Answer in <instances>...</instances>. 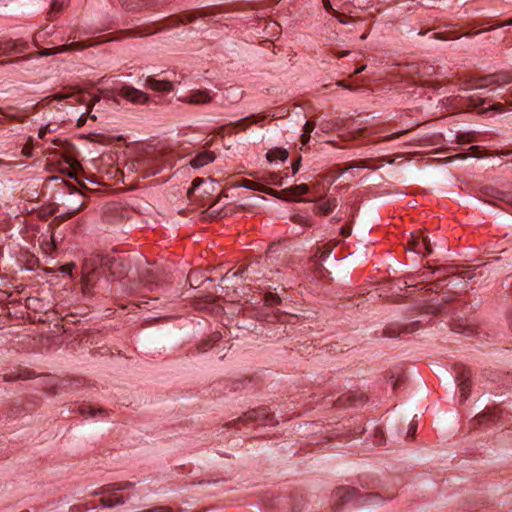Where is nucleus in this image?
Segmentation results:
<instances>
[{
	"label": "nucleus",
	"mask_w": 512,
	"mask_h": 512,
	"mask_svg": "<svg viewBox=\"0 0 512 512\" xmlns=\"http://www.w3.org/2000/svg\"><path fill=\"white\" fill-rule=\"evenodd\" d=\"M452 330L456 333H462V334H466L468 336L472 335L474 332L473 327L464 322L454 323L452 326Z\"/></svg>",
	"instance_id": "34"
},
{
	"label": "nucleus",
	"mask_w": 512,
	"mask_h": 512,
	"mask_svg": "<svg viewBox=\"0 0 512 512\" xmlns=\"http://www.w3.org/2000/svg\"><path fill=\"white\" fill-rule=\"evenodd\" d=\"M74 264H71V265H65L62 267V271L64 273H68V274H71L72 273V269L74 268Z\"/></svg>",
	"instance_id": "61"
},
{
	"label": "nucleus",
	"mask_w": 512,
	"mask_h": 512,
	"mask_svg": "<svg viewBox=\"0 0 512 512\" xmlns=\"http://www.w3.org/2000/svg\"><path fill=\"white\" fill-rule=\"evenodd\" d=\"M408 130H405V131H402V132H397V133H393L391 135H387V136H384L382 137L379 142H387V141H392L394 139H397L399 138L401 135L407 133Z\"/></svg>",
	"instance_id": "48"
},
{
	"label": "nucleus",
	"mask_w": 512,
	"mask_h": 512,
	"mask_svg": "<svg viewBox=\"0 0 512 512\" xmlns=\"http://www.w3.org/2000/svg\"><path fill=\"white\" fill-rule=\"evenodd\" d=\"M89 117V114L87 113V111L85 113H83L77 120V127H82L86 121H87V118Z\"/></svg>",
	"instance_id": "55"
},
{
	"label": "nucleus",
	"mask_w": 512,
	"mask_h": 512,
	"mask_svg": "<svg viewBox=\"0 0 512 512\" xmlns=\"http://www.w3.org/2000/svg\"><path fill=\"white\" fill-rule=\"evenodd\" d=\"M503 417V411L496 408H489L482 413L475 416L471 421L470 426L476 428L478 425L485 422H498Z\"/></svg>",
	"instance_id": "16"
},
{
	"label": "nucleus",
	"mask_w": 512,
	"mask_h": 512,
	"mask_svg": "<svg viewBox=\"0 0 512 512\" xmlns=\"http://www.w3.org/2000/svg\"><path fill=\"white\" fill-rule=\"evenodd\" d=\"M1 44H2V55L3 56L17 54L15 39H8L5 41H1Z\"/></svg>",
	"instance_id": "33"
},
{
	"label": "nucleus",
	"mask_w": 512,
	"mask_h": 512,
	"mask_svg": "<svg viewBox=\"0 0 512 512\" xmlns=\"http://www.w3.org/2000/svg\"><path fill=\"white\" fill-rule=\"evenodd\" d=\"M158 30L157 29H153L152 27H146V28H139L135 31H129L128 32V36H131V37H136V36H139V37H143V36H146V35H151V34H154L156 31Z\"/></svg>",
	"instance_id": "37"
},
{
	"label": "nucleus",
	"mask_w": 512,
	"mask_h": 512,
	"mask_svg": "<svg viewBox=\"0 0 512 512\" xmlns=\"http://www.w3.org/2000/svg\"><path fill=\"white\" fill-rule=\"evenodd\" d=\"M252 267H246V268H243V269H239L238 271L234 272L233 275L234 276H242L243 273L245 272H249V270L251 269Z\"/></svg>",
	"instance_id": "62"
},
{
	"label": "nucleus",
	"mask_w": 512,
	"mask_h": 512,
	"mask_svg": "<svg viewBox=\"0 0 512 512\" xmlns=\"http://www.w3.org/2000/svg\"><path fill=\"white\" fill-rule=\"evenodd\" d=\"M16 40V52L17 54H22L26 52L30 46L27 41L23 39H15Z\"/></svg>",
	"instance_id": "42"
},
{
	"label": "nucleus",
	"mask_w": 512,
	"mask_h": 512,
	"mask_svg": "<svg viewBox=\"0 0 512 512\" xmlns=\"http://www.w3.org/2000/svg\"><path fill=\"white\" fill-rule=\"evenodd\" d=\"M68 99H71L72 101L66 102L67 105L74 106V104H80L85 105L87 107L88 103V95L86 92L79 90L74 93H56L54 95L45 97V101H47V104L50 105L54 101L62 102L66 101Z\"/></svg>",
	"instance_id": "11"
},
{
	"label": "nucleus",
	"mask_w": 512,
	"mask_h": 512,
	"mask_svg": "<svg viewBox=\"0 0 512 512\" xmlns=\"http://www.w3.org/2000/svg\"><path fill=\"white\" fill-rule=\"evenodd\" d=\"M275 423L273 413H271L267 407H259L249 410L242 416L225 423L222 428L240 430L242 427H249L252 424L273 425Z\"/></svg>",
	"instance_id": "4"
},
{
	"label": "nucleus",
	"mask_w": 512,
	"mask_h": 512,
	"mask_svg": "<svg viewBox=\"0 0 512 512\" xmlns=\"http://www.w3.org/2000/svg\"><path fill=\"white\" fill-rule=\"evenodd\" d=\"M358 167V168H366L369 167L366 160H357L352 161L347 164V166L340 170V173L343 174L345 171H348L351 168Z\"/></svg>",
	"instance_id": "41"
},
{
	"label": "nucleus",
	"mask_w": 512,
	"mask_h": 512,
	"mask_svg": "<svg viewBox=\"0 0 512 512\" xmlns=\"http://www.w3.org/2000/svg\"><path fill=\"white\" fill-rule=\"evenodd\" d=\"M138 512H174L169 506H156L150 509L138 511Z\"/></svg>",
	"instance_id": "44"
},
{
	"label": "nucleus",
	"mask_w": 512,
	"mask_h": 512,
	"mask_svg": "<svg viewBox=\"0 0 512 512\" xmlns=\"http://www.w3.org/2000/svg\"><path fill=\"white\" fill-rule=\"evenodd\" d=\"M265 119V114H253L248 117L242 118L236 122H230L227 125L219 127L217 134H221L226 127L240 128L241 130H246L250 125L260 123Z\"/></svg>",
	"instance_id": "15"
},
{
	"label": "nucleus",
	"mask_w": 512,
	"mask_h": 512,
	"mask_svg": "<svg viewBox=\"0 0 512 512\" xmlns=\"http://www.w3.org/2000/svg\"><path fill=\"white\" fill-rule=\"evenodd\" d=\"M173 160L174 156L170 151L149 147L138 152L129 167L143 177H149L159 173L164 168L171 167Z\"/></svg>",
	"instance_id": "2"
},
{
	"label": "nucleus",
	"mask_w": 512,
	"mask_h": 512,
	"mask_svg": "<svg viewBox=\"0 0 512 512\" xmlns=\"http://www.w3.org/2000/svg\"><path fill=\"white\" fill-rule=\"evenodd\" d=\"M84 203H82L79 207L67 212L66 214H64V219H70L72 218L73 216H75L77 213H79L83 208H84Z\"/></svg>",
	"instance_id": "50"
},
{
	"label": "nucleus",
	"mask_w": 512,
	"mask_h": 512,
	"mask_svg": "<svg viewBox=\"0 0 512 512\" xmlns=\"http://www.w3.org/2000/svg\"><path fill=\"white\" fill-rule=\"evenodd\" d=\"M367 397L364 393L359 392H347L338 397L335 402L337 407H349V406H358L360 403H364Z\"/></svg>",
	"instance_id": "17"
},
{
	"label": "nucleus",
	"mask_w": 512,
	"mask_h": 512,
	"mask_svg": "<svg viewBox=\"0 0 512 512\" xmlns=\"http://www.w3.org/2000/svg\"><path fill=\"white\" fill-rule=\"evenodd\" d=\"M79 412L82 414V415H89L91 417H96V415L98 414H102L104 413L105 411L103 409H96L94 407H92L91 405H88V404H83L79 407Z\"/></svg>",
	"instance_id": "36"
},
{
	"label": "nucleus",
	"mask_w": 512,
	"mask_h": 512,
	"mask_svg": "<svg viewBox=\"0 0 512 512\" xmlns=\"http://www.w3.org/2000/svg\"><path fill=\"white\" fill-rule=\"evenodd\" d=\"M291 220L296 223V224H300V225H306V226H309L310 224L308 223V220L303 217L302 215H299V214H296V215H293L291 217Z\"/></svg>",
	"instance_id": "49"
},
{
	"label": "nucleus",
	"mask_w": 512,
	"mask_h": 512,
	"mask_svg": "<svg viewBox=\"0 0 512 512\" xmlns=\"http://www.w3.org/2000/svg\"><path fill=\"white\" fill-rule=\"evenodd\" d=\"M69 3V0H53L51 3V10L49 12L50 20L59 14Z\"/></svg>",
	"instance_id": "30"
},
{
	"label": "nucleus",
	"mask_w": 512,
	"mask_h": 512,
	"mask_svg": "<svg viewBox=\"0 0 512 512\" xmlns=\"http://www.w3.org/2000/svg\"><path fill=\"white\" fill-rule=\"evenodd\" d=\"M419 322H413L409 325H405L402 327V330L399 328H386L384 330V336L394 338L400 335L401 332L403 333H412L416 329H418Z\"/></svg>",
	"instance_id": "21"
},
{
	"label": "nucleus",
	"mask_w": 512,
	"mask_h": 512,
	"mask_svg": "<svg viewBox=\"0 0 512 512\" xmlns=\"http://www.w3.org/2000/svg\"><path fill=\"white\" fill-rule=\"evenodd\" d=\"M512 83V73L498 72L471 78L464 91L472 92L467 96L455 98L458 108L477 110L479 114L504 113L506 105L512 106L506 94L498 90Z\"/></svg>",
	"instance_id": "1"
},
{
	"label": "nucleus",
	"mask_w": 512,
	"mask_h": 512,
	"mask_svg": "<svg viewBox=\"0 0 512 512\" xmlns=\"http://www.w3.org/2000/svg\"><path fill=\"white\" fill-rule=\"evenodd\" d=\"M94 43L92 41H78V42H72L69 44L60 45L54 48H44L38 52L30 53L24 56L15 57L9 60H2L0 61V66H3L5 64L9 63H20L24 60L34 59L39 56H50L58 53H64V52H72V51H80L85 48L93 46Z\"/></svg>",
	"instance_id": "6"
},
{
	"label": "nucleus",
	"mask_w": 512,
	"mask_h": 512,
	"mask_svg": "<svg viewBox=\"0 0 512 512\" xmlns=\"http://www.w3.org/2000/svg\"><path fill=\"white\" fill-rule=\"evenodd\" d=\"M132 482H118L104 485L93 492L92 496L103 495L100 499V503L107 508H113L116 505L124 504L126 499L124 496L119 495L120 491H129L134 487Z\"/></svg>",
	"instance_id": "5"
},
{
	"label": "nucleus",
	"mask_w": 512,
	"mask_h": 512,
	"mask_svg": "<svg viewBox=\"0 0 512 512\" xmlns=\"http://www.w3.org/2000/svg\"><path fill=\"white\" fill-rule=\"evenodd\" d=\"M300 168V159H298L295 163L292 165V172L293 174H296L299 171Z\"/></svg>",
	"instance_id": "63"
},
{
	"label": "nucleus",
	"mask_w": 512,
	"mask_h": 512,
	"mask_svg": "<svg viewBox=\"0 0 512 512\" xmlns=\"http://www.w3.org/2000/svg\"><path fill=\"white\" fill-rule=\"evenodd\" d=\"M322 2L326 11L331 13L334 10L329 0H322Z\"/></svg>",
	"instance_id": "60"
},
{
	"label": "nucleus",
	"mask_w": 512,
	"mask_h": 512,
	"mask_svg": "<svg viewBox=\"0 0 512 512\" xmlns=\"http://www.w3.org/2000/svg\"><path fill=\"white\" fill-rule=\"evenodd\" d=\"M144 86L153 91L168 93L173 90V83L168 80H157L153 76H148Z\"/></svg>",
	"instance_id": "18"
},
{
	"label": "nucleus",
	"mask_w": 512,
	"mask_h": 512,
	"mask_svg": "<svg viewBox=\"0 0 512 512\" xmlns=\"http://www.w3.org/2000/svg\"><path fill=\"white\" fill-rule=\"evenodd\" d=\"M416 429H417V425L414 422H411L406 437L413 438L416 433Z\"/></svg>",
	"instance_id": "53"
},
{
	"label": "nucleus",
	"mask_w": 512,
	"mask_h": 512,
	"mask_svg": "<svg viewBox=\"0 0 512 512\" xmlns=\"http://www.w3.org/2000/svg\"><path fill=\"white\" fill-rule=\"evenodd\" d=\"M395 495L396 494L394 492H389L388 490L385 491V495H382L379 492H369L364 494L359 492L357 504L359 506L373 508L383 505L385 502L393 499Z\"/></svg>",
	"instance_id": "10"
},
{
	"label": "nucleus",
	"mask_w": 512,
	"mask_h": 512,
	"mask_svg": "<svg viewBox=\"0 0 512 512\" xmlns=\"http://www.w3.org/2000/svg\"><path fill=\"white\" fill-rule=\"evenodd\" d=\"M244 91L239 87L230 86L223 93V98L231 104L238 103L243 98Z\"/></svg>",
	"instance_id": "23"
},
{
	"label": "nucleus",
	"mask_w": 512,
	"mask_h": 512,
	"mask_svg": "<svg viewBox=\"0 0 512 512\" xmlns=\"http://www.w3.org/2000/svg\"><path fill=\"white\" fill-rule=\"evenodd\" d=\"M53 143L61 146V148L54 149L50 153L58 155L68 165L67 175L70 178H76L77 171L79 170L81 165L72 153L73 146L69 143L62 144L60 140H54Z\"/></svg>",
	"instance_id": "7"
},
{
	"label": "nucleus",
	"mask_w": 512,
	"mask_h": 512,
	"mask_svg": "<svg viewBox=\"0 0 512 512\" xmlns=\"http://www.w3.org/2000/svg\"><path fill=\"white\" fill-rule=\"evenodd\" d=\"M366 129H356L353 131H350L347 136L342 135L341 138L344 141L354 140L361 137H364Z\"/></svg>",
	"instance_id": "40"
},
{
	"label": "nucleus",
	"mask_w": 512,
	"mask_h": 512,
	"mask_svg": "<svg viewBox=\"0 0 512 512\" xmlns=\"http://www.w3.org/2000/svg\"><path fill=\"white\" fill-rule=\"evenodd\" d=\"M336 206H337V201L335 198H333V199H328L327 201L319 204L316 207V210H317V213H320L323 215H328L335 209Z\"/></svg>",
	"instance_id": "28"
},
{
	"label": "nucleus",
	"mask_w": 512,
	"mask_h": 512,
	"mask_svg": "<svg viewBox=\"0 0 512 512\" xmlns=\"http://www.w3.org/2000/svg\"><path fill=\"white\" fill-rule=\"evenodd\" d=\"M266 181H267V183H270V184L282 185L281 178L276 173H269Z\"/></svg>",
	"instance_id": "45"
},
{
	"label": "nucleus",
	"mask_w": 512,
	"mask_h": 512,
	"mask_svg": "<svg viewBox=\"0 0 512 512\" xmlns=\"http://www.w3.org/2000/svg\"><path fill=\"white\" fill-rule=\"evenodd\" d=\"M408 249L423 256L432 252L431 243L427 236L419 233H412L407 242Z\"/></svg>",
	"instance_id": "12"
},
{
	"label": "nucleus",
	"mask_w": 512,
	"mask_h": 512,
	"mask_svg": "<svg viewBox=\"0 0 512 512\" xmlns=\"http://www.w3.org/2000/svg\"><path fill=\"white\" fill-rule=\"evenodd\" d=\"M264 302L267 306L273 307L281 303V298L272 292H268L264 296Z\"/></svg>",
	"instance_id": "38"
},
{
	"label": "nucleus",
	"mask_w": 512,
	"mask_h": 512,
	"mask_svg": "<svg viewBox=\"0 0 512 512\" xmlns=\"http://www.w3.org/2000/svg\"><path fill=\"white\" fill-rule=\"evenodd\" d=\"M351 231H352V229H351V227H349V226H343V227L341 228V234H342V236H343V237H348V236H350Z\"/></svg>",
	"instance_id": "59"
},
{
	"label": "nucleus",
	"mask_w": 512,
	"mask_h": 512,
	"mask_svg": "<svg viewBox=\"0 0 512 512\" xmlns=\"http://www.w3.org/2000/svg\"><path fill=\"white\" fill-rule=\"evenodd\" d=\"M506 25H512V18L507 20V21H505V22L496 24L495 26H491L490 28H486V29H483V30L475 31V32L469 31V32L465 33L464 36L472 37L474 35H478V34L484 32V31H490V30H493V29L498 28V27H504Z\"/></svg>",
	"instance_id": "39"
},
{
	"label": "nucleus",
	"mask_w": 512,
	"mask_h": 512,
	"mask_svg": "<svg viewBox=\"0 0 512 512\" xmlns=\"http://www.w3.org/2000/svg\"><path fill=\"white\" fill-rule=\"evenodd\" d=\"M102 264V260L98 255L95 257L86 258L82 265V273H94Z\"/></svg>",
	"instance_id": "24"
},
{
	"label": "nucleus",
	"mask_w": 512,
	"mask_h": 512,
	"mask_svg": "<svg viewBox=\"0 0 512 512\" xmlns=\"http://www.w3.org/2000/svg\"><path fill=\"white\" fill-rule=\"evenodd\" d=\"M496 155L498 156H511L512 155V149L510 148H505V149H502V150H498L495 152Z\"/></svg>",
	"instance_id": "56"
},
{
	"label": "nucleus",
	"mask_w": 512,
	"mask_h": 512,
	"mask_svg": "<svg viewBox=\"0 0 512 512\" xmlns=\"http://www.w3.org/2000/svg\"><path fill=\"white\" fill-rule=\"evenodd\" d=\"M33 376H34L33 372H31L29 370H23L18 373H15V372L7 373L3 377H4L5 381H14L17 379H31V378H33Z\"/></svg>",
	"instance_id": "31"
},
{
	"label": "nucleus",
	"mask_w": 512,
	"mask_h": 512,
	"mask_svg": "<svg viewBox=\"0 0 512 512\" xmlns=\"http://www.w3.org/2000/svg\"><path fill=\"white\" fill-rule=\"evenodd\" d=\"M121 265H122V263H121V262L116 261V260H115V261H113V262L111 263V266H110L111 273H112L113 275H115V274L117 273V271H116V270H117V267H118V266H121Z\"/></svg>",
	"instance_id": "58"
},
{
	"label": "nucleus",
	"mask_w": 512,
	"mask_h": 512,
	"mask_svg": "<svg viewBox=\"0 0 512 512\" xmlns=\"http://www.w3.org/2000/svg\"><path fill=\"white\" fill-rule=\"evenodd\" d=\"M359 490L354 487H338L332 495L333 512H338L346 503L358 498Z\"/></svg>",
	"instance_id": "9"
},
{
	"label": "nucleus",
	"mask_w": 512,
	"mask_h": 512,
	"mask_svg": "<svg viewBox=\"0 0 512 512\" xmlns=\"http://www.w3.org/2000/svg\"><path fill=\"white\" fill-rule=\"evenodd\" d=\"M118 93L133 104H147L150 100L148 94L129 85L122 86Z\"/></svg>",
	"instance_id": "13"
},
{
	"label": "nucleus",
	"mask_w": 512,
	"mask_h": 512,
	"mask_svg": "<svg viewBox=\"0 0 512 512\" xmlns=\"http://www.w3.org/2000/svg\"><path fill=\"white\" fill-rule=\"evenodd\" d=\"M471 371L463 365L456 367V379L459 382L458 387L460 390V397L465 401L470 394V379Z\"/></svg>",
	"instance_id": "14"
},
{
	"label": "nucleus",
	"mask_w": 512,
	"mask_h": 512,
	"mask_svg": "<svg viewBox=\"0 0 512 512\" xmlns=\"http://www.w3.org/2000/svg\"><path fill=\"white\" fill-rule=\"evenodd\" d=\"M215 93H212L209 89H192L186 95L178 97V101L190 105L202 106L206 104H210L214 97Z\"/></svg>",
	"instance_id": "8"
},
{
	"label": "nucleus",
	"mask_w": 512,
	"mask_h": 512,
	"mask_svg": "<svg viewBox=\"0 0 512 512\" xmlns=\"http://www.w3.org/2000/svg\"><path fill=\"white\" fill-rule=\"evenodd\" d=\"M142 281L145 283V285H152L156 281V276L148 271L145 275L142 276Z\"/></svg>",
	"instance_id": "47"
},
{
	"label": "nucleus",
	"mask_w": 512,
	"mask_h": 512,
	"mask_svg": "<svg viewBox=\"0 0 512 512\" xmlns=\"http://www.w3.org/2000/svg\"><path fill=\"white\" fill-rule=\"evenodd\" d=\"M119 2L129 11H136L150 6L149 0H119Z\"/></svg>",
	"instance_id": "26"
},
{
	"label": "nucleus",
	"mask_w": 512,
	"mask_h": 512,
	"mask_svg": "<svg viewBox=\"0 0 512 512\" xmlns=\"http://www.w3.org/2000/svg\"><path fill=\"white\" fill-rule=\"evenodd\" d=\"M96 275L94 273H82V290L84 294H89L94 287V284L96 282Z\"/></svg>",
	"instance_id": "25"
},
{
	"label": "nucleus",
	"mask_w": 512,
	"mask_h": 512,
	"mask_svg": "<svg viewBox=\"0 0 512 512\" xmlns=\"http://www.w3.org/2000/svg\"><path fill=\"white\" fill-rule=\"evenodd\" d=\"M310 138V134L303 132V134L301 135L302 148L307 146L308 142L310 141Z\"/></svg>",
	"instance_id": "57"
},
{
	"label": "nucleus",
	"mask_w": 512,
	"mask_h": 512,
	"mask_svg": "<svg viewBox=\"0 0 512 512\" xmlns=\"http://www.w3.org/2000/svg\"><path fill=\"white\" fill-rule=\"evenodd\" d=\"M440 312V308L434 304H430L424 308V313L437 314Z\"/></svg>",
	"instance_id": "51"
},
{
	"label": "nucleus",
	"mask_w": 512,
	"mask_h": 512,
	"mask_svg": "<svg viewBox=\"0 0 512 512\" xmlns=\"http://www.w3.org/2000/svg\"><path fill=\"white\" fill-rule=\"evenodd\" d=\"M233 11L230 7L227 6H211L205 7L197 10L187 11L183 14L177 16H170L165 20V27H176L180 24H185L188 22H194L197 19H208V21H216L215 17Z\"/></svg>",
	"instance_id": "3"
},
{
	"label": "nucleus",
	"mask_w": 512,
	"mask_h": 512,
	"mask_svg": "<svg viewBox=\"0 0 512 512\" xmlns=\"http://www.w3.org/2000/svg\"><path fill=\"white\" fill-rule=\"evenodd\" d=\"M87 510H89L88 506L81 507L80 505H72L69 508V512H82V511H87Z\"/></svg>",
	"instance_id": "54"
},
{
	"label": "nucleus",
	"mask_w": 512,
	"mask_h": 512,
	"mask_svg": "<svg viewBox=\"0 0 512 512\" xmlns=\"http://www.w3.org/2000/svg\"><path fill=\"white\" fill-rule=\"evenodd\" d=\"M215 154L212 151H202L199 152L195 157L190 160V164L194 168H200L205 166L208 163H211L215 160Z\"/></svg>",
	"instance_id": "20"
},
{
	"label": "nucleus",
	"mask_w": 512,
	"mask_h": 512,
	"mask_svg": "<svg viewBox=\"0 0 512 512\" xmlns=\"http://www.w3.org/2000/svg\"><path fill=\"white\" fill-rule=\"evenodd\" d=\"M314 128H315V123L312 121H307L306 124L304 125L303 132L311 134L312 131L314 130Z\"/></svg>",
	"instance_id": "52"
},
{
	"label": "nucleus",
	"mask_w": 512,
	"mask_h": 512,
	"mask_svg": "<svg viewBox=\"0 0 512 512\" xmlns=\"http://www.w3.org/2000/svg\"><path fill=\"white\" fill-rule=\"evenodd\" d=\"M88 95V103H87V113L89 114V118L92 120H96L97 117L95 114H92L93 107L100 101L101 97L99 95Z\"/></svg>",
	"instance_id": "35"
},
{
	"label": "nucleus",
	"mask_w": 512,
	"mask_h": 512,
	"mask_svg": "<svg viewBox=\"0 0 512 512\" xmlns=\"http://www.w3.org/2000/svg\"><path fill=\"white\" fill-rule=\"evenodd\" d=\"M266 158L271 162L276 160L285 161L288 158V152L283 148H274L267 152Z\"/></svg>",
	"instance_id": "27"
},
{
	"label": "nucleus",
	"mask_w": 512,
	"mask_h": 512,
	"mask_svg": "<svg viewBox=\"0 0 512 512\" xmlns=\"http://www.w3.org/2000/svg\"><path fill=\"white\" fill-rule=\"evenodd\" d=\"M245 187L252 189V190L261 191V192H264V193H267V194L273 195V196H275L278 193L277 190H274L272 188L266 187L265 185H263L261 183L253 182L250 180L246 181Z\"/></svg>",
	"instance_id": "29"
},
{
	"label": "nucleus",
	"mask_w": 512,
	"mask_h": 512,
	"mask_svg": "<svg viewBox=\"0 0 512 512\" xmlns=\"http://www.w3.org/2000/svg\"><path fill=\"white\" fill-rule=\"evenodd\" d=\"M490 196L512 207V194L497 189H492Z\"/></svg>",
	"instance_id": "32"
},
{
	"label": "nucleus",
	"mask_w": 512,
	"mask_h": 512,
	"mask_svg": "<svg viewBox=\"0 0 512 512\" xmlns=\"http://www.w3.org/2000/svg\"><path fill=\"white\" fill-rule=\"evenodd\" d=\"M222 335L220 332H214L206 339H203L197 345V350L199 352H206L211 349L220 339Z\"/></svg>",
	"instance_id": "22"
},
{
	"label": "nucleus",
	"mask_w": 512,
	"mask_h": 512,
	"mask_svg": "<svg viewBox=\"0 0 512 512\" xmlns=\"http://www.w3.org/2000/svg\"><path fill=\"white\" fill-rule=\"evenodd\" d=\"M309 192V186L307 184L294 185L290 188H286L282 191H278L275 196L290 200L299 195H305Z\"/></svg>",
	"instance_id": "19"
},
{
	"label": "nucleus",
	"mask_w": 512,
	"mask_h": 512,
	"mask_svg": "<svg viewBox=\"0 0 512 512\" xmlns=\"http://www.w3.org/2000/svg\"><path fill=\"white\" fill-rule=\"evenodd\" d=\"M331 14L338 19L340 23L347 24L351 21L349 17H347L345 14H342L336 10H332Z\"/></svg>",
	"instance_id": "46"
},
{
	"label": "nucleus",
	"mask_w": 512,
	"mask_h": 512,
	"mask_svg": "<svg viewBox=\"0 0 512 512\" xmlns=\"http://www.w3.org/2000/svg\"><path fill=\"white\" fill-rule=\"evenodd\" d=\"M33 141L32 138H29L28 142L22 148V155L25 157H32L33 155Z\"/></svg>",
	"instance_id": "43"
},
{
	"label": "nucleus",
	"mask_w": 512,
	"mask_h": 512,
	"mask_svg": "<svg viewBox=\"0 0 512 512\" xmlns=\"http://www.w3.org/2000/svg\"><path fill=\"white\" fill-rule=\"evenodd\" d=\"M348 54H349V51H335L334 52V55L337 58H343V57L347 56Z\"/></svg>",
	"instance_id": "64"
}]
</instances>
